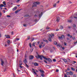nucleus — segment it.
<instances>
[{"instance_id": "obj_1", "label": "nucleus", "mask_w": 77, "mask_h": 77, "mask_svg": "<svg viewBox=\"0 0 77 77\" xmlns=\"http://www.w3.org/2000/svg\"><path fill=\"white\" fill-rule=\"evenodd\" d=\"M36 58H39L41 60H42V57L43 58V59H45V60H48V58L44 57V56H40L39 55H38V56H36Z\"/></svg>"}, {"instance_id": "obj_2", "label": "nucleus", "mask_w": 77, "mask_h": 77, "mask_svg": "<svg viewBox=\"0 0 77 77\" xmlns=\"http://www.w3.org/2000/svg\"><path fill=\"white\" fill-rule=\"evenodd\" d=\"M39 3H40L39 2H34L33 3L34 5L32 6V7H35V6H36V5H39Z\"/></svg>"}, {"instance_id": "obj_3", "label": "nucleus", "mask_w": 77, "mask_h": 77, "mask_svg": "<svg viewBox=\"0 0 77 77\" xmlns=\"http://www.w3.org/2000/svg\"><path fill=\"white\" fill-rule=\"evenodd\" d=\"M58 38H59V39H63V38H64V35H62L61 36V37L59 36Z\"/></svg>"}, {"instance_id": "obj_4", "label": "nucleus", "mask_w": 77, "mask_h": 77, "mask_svg": "<svg viewBox=\"0 0 77 77\" xmlns=\"http://www.w3.org/2000/svg\"><path fill=\"white\" fill-rule=\"evenodd\" d=\"M34 58V57L32 55H30L29 56V59H30L31 60H32Z\"/></svg>"}, {"instance_id": "obj_5", "label": "nucleus", "mask_w": 77, "mask_h": 77, "mask_svg": "<svg viewBox=\"0 0 77 77\" xmlns=\"http://www.w3.org/2000/svg\"><path fill=\"white\" fill-rule=\"evenodd\" d=\"M60 20V17H57L56 21H57V22H59V21Z\"/></svg>"}, {"instance_id": "obj_6", "label": "nucleus", "mask_w": 77, "mask_h": 77, "mask_svg": "<svg viewBox=\"0 0 77 77\" xmlns=\"http://www.w3.org/2000/svg\"><path fill=\"white\" fill-rule=\"evenodd\" d=\"M1 64L2 66H3V64H4V62L2 59H1Z\"/></svg>"}, {"instance_id": "obj_7", "label": "nucleus", "mask_w": 77, "mask_h": 77, "mask_svg": "<svg viewBox=\"0 0 77 77\" xmlns=\"http://www.w3.org/2000/svg\"><path fill=\"white\" fill-rule=\"evenodd\" d=\"M23 62L25 64H26L27 63V59H26V58H25V59L24 60H23Z\"/></svg>"}, {"instance_id": "obj_8", "label": "nucleus", "mask_w": 77, "mask_h": 77, "mask_svg": "<svg viewBox=\"0 0 77 77\" xmlns=\"http://www.w3.org/2000/svg\"><path fill=\"white\" fill-rule=\"evenodd\" d=\"M47 59H48V60H48V62H52V60H51V59H50V58H47Z\"/></svg>"}, {"instance_id": "obj_9", "label": "nucleus", "mask_w": 77, "mask_h": 77, "mask_svg": "<svg viewBox=\"0 0 77 77\" xmlns=\"http://www.w3.org/2000/svg\"><path fill=\"white\" fill-rule=\"evenodd\" d=\"M5 36L7 38H10V36L9 35H5Z\"/></svg>"}, {"instance_id": "obj_10", "label": "nucleus", "mask_w": 77, "mask_h": 77, "mask_svg": "<svg viewBox=\"0 0 77 77\" xmlns=\"http://www.w3.org/2000/svg\"><path fill=\"white\" fill-rule=\"evenodd\" d=\"M20 10H17V11H15V14H17V13H18V12H20Z\"/></svg>"}, {"instance_id": "obj_11", "label": "nucleus", "mask_w": 77, "mask_h": 77, "mask_svg": "<svg viewBox=\"0 0 77 77\" xmlns=\"http://www.w3.org/2000/svg\"><path fill=\"white\" fill-rule=\"evenodd\" d=\"M17 9V7H15L13 8V11H15Z\"/></svg>"}, {"instance_id": "obj_12", "label": "nucleus", "mask_w": 77, "mask_h": 77, "mask_svg": "<svg viewBox=\"0 0 77 77\" xmlns=\"http://www.w3.org/2000/svg\"><path fill=\"white\" fill-rule=\"evenodd\" d=\"M42 45L41 44H39V48H42Z\"/></svg>"}, {"instance_id": "obj_13", "label": "nucleus", "mask_w": 77, "mask_h": 77, "mask_svg": "<svg viewBox=\"0 0 77 77\" xmlns=\"http://www.w3.org/2000/svg\"><path fill=\"white\" fill-rule=\"evenodd\" d=\"M69 73H70V74L71 75H73V73L72 72V71L70 72Z\"/></svg>"}, {"instance_id": "obj_14", "label": "nucleus", "mask_w": 77, "mask_h": 77, "mask_svg": "<svg viewBox=\"0 0 77 77\" xmlns=\"http://www.w3.org/2000/svg\"><path fill=\"white\" fill-rule=\"evenodd\" d=\"M35 43H36L35 42H33L32 44V46H34V47H35Z\"/></svg>"}, {"instance_id": "obj_15", "label": "nucleus", "mask_w": 77, "mask_h": 77, "mask_svg": "<svg viewBox=\"0 0 77 77\" xmlns=\"http://www.w3.org/2000/svg\"><path fill=\"white\" fill-rule=\"evenodd\" d=\"M42 13H41L40 14H39V18L41 17L42 16Z\"/></svg>"}, {"instance_id": "obj_16", "label": "nucleus", "mask_w": 77, "mask_h": 77, "mask_svg": "<svg viewBox=\"0 0 77 77\" xmlns=\"http://www.w3.org/2000/svg\"><path fill=\"white\" fill-rule=\"evenodd\" d=\"M34 65H35V66H38V63H34Z\"/></svg>"}, {"instance_id": "obj_17", "label": "nucleus", "mask_w": 77, "mask_h": 77, "mask_svg": "<svg viewBox=\"0 0 77 77\" xmlns=\"http://www.w3.org/2000/svg\"><path fill=\"white\" fill-rule=\"evenodd\" d=\"M63 61H64V62H66V63L67 62V60H66V59H63Z\"/></svg>"}, {"instance_id": "obj_18", "label": "nucleus", "mask_w": 77, "mask_h": 77, "mask_svg": "<svg viewBox=\"0 0 77 77\" xmlns=\"http://www.w3.org/2000/svg\"><path fill=\"white\" fill-rule=\"evenodd\" d=\"M4 6H5L3 4L0 5V8H2V7H3Z\"/></svg>"}, {"instance_id": "obj_19", "label": "nucleus", "mask_w": 77, "mask_h": 77, "mask_svg": "<svg viewBox=\"0 0 77 77\" xmlns=\"http://www.w3.org/2000/svg\"><path fill=\"white\" fill-rule=\"evenodd\" d=\"M39 71L42 73H44V71L43 70H39Z\"/></svg>"}, {"instance_id": "obj_20", "label": "nucleus", "mask_w": 77, "mask_h": 77, "mask_svg": "<svg viewBox=\"0 0 77 77\" xmlns=\"http://www.w3.org/2000/svg\"><path fill=\"white\" fill-rule=\"evenodd\" d=\"M60 29H63V26L62 25L60 26Z\"/></svg>"}, {"instance_id": "obj_21", "label": "nucleus", "mask_w": 77, "mask_h": 77, "mask_svg": "<svg viewBox=\"0 0 77 77\" xmlns=\"http://www.w3.org/2000/svg\"><path fill=\"white\" fill-rule=\"evenodd\" d=\"M57 46H58V47H62V45L60 44L57 45Z\"/></svg>"}, {"instance_id": "obj_22", "label": "nucleus", "mask_w": 77, "mask_h": 77, "mask_svg": "<svg viewBox=\"0 0 77 77\" xmlns=\"http://www.w3.org/2000/svg\"><path fill=\"white\" fill-rule=\"evenodd\" d=\"M48 40L50 42H51V38H48Z\"/></svg>"}, {"instance_id": "obj_23", "label": "nucleus", "mask_w": 77, "mask_h": 77, "mask_svg": "<svg viewBox=\"0 0 77 77\" xmlns=\"http://www.w3.org/2000/svg\"><path fill=\"white\" fill-rule=\"evenodd\" d=\"M3 5H6V2L5 1H4L3 2Z\"/></svg>"}, {"instance_id": "obj_24", "label": "nucleus", "mask_w": 77, "mask_h": 77, "mask_svg": "<svg viewBox=\"0 0 77 77\" xmlns=\"http://www.w3.org/2000/svg\"><path fill=\"white\" fill-rule=\"evenodd\" d=\"M71 69L72 71H75V69H74V68L72 67Z\"/></svg>"}, {"instance_id": "obj_25", "label": "nucleus", "mask_w": 77, "mask_h": 77, "mask_svg": "<svg viewBox=\"0 0 77 77\" xmlns=\"http://www.w3.org/2000/svg\"><path fill=\"white\" fill-rule=\"evenodd\" d=\"M54 44H55V45H57V43L56 42H54Z\"/></svg>"}, {"instance_id": "obj_26", "label": "nucleus", "mask_w": 77, "mask_h": 77, "mask_svg": "<svg viewBox=\"0 0 77 77\" xmlns=\"http://www.w3.org/2000/svg\"><path fill=\"white\" fill-rule=\"evenodd\" d=\"M15 40L16 41H19V40H20V38H16L15 39Z\"/></svg>"}, {"instance_id": "obj_27", "label": "nucleus", "mask_w": 77, "mask_h": 77, "mask_svg": "<svg viewBox=\"0 0 77 77\" xmlns=\"http://www.w3.org/2000/svg\"><path fill=\"white\" fill-rule=\"evenodd\" d=\"M7 42L8 44H10V43H11V42L10 40H8Z\"/></svg>"}, {"instance_id": "obj_28", "label": "nucleus", "mask_w": 77, "mask_h": 77, "mask_svg": "<svg viewBox=\"0 0 77 77\" xmlns=\"http://www.w3.org/2000/svg\"><path fill=\"white\" fill-rule=\"evenodd\" d=\"M67 21L69 22V23H71V22H72V21L70 20H69Z\"/></svg>"}, {"instance_id": "obj_29", "label": "nucleus", "mask_w": 77, "mask_h": 77, "mask_svg": "<svg viewBox=\"0 0 77 77\" xmlns=\"http://www.w3.org/2000/svg\"><path fill=\"white\" fill-rule=\"evenodd\" d=\"M56 5H57L56 3L54 4V7H56Z\"/></svg>"}, {"instance_id": "obj_30", "label": "nucleus", "mask_w": 77, "mask_h": 77, "mask_svg": "<svg viewBox=\"0 0 77 77\" xmlns=\"http://www.w3.org/2000/svg\"><path fill=\"white\" fill-rule=\"evenodd\" d=\"M49 38H51L52 37V36H51V35H49Z\"/></svg>"}, {"instance_id": "obj_31", "label": "nucleus", "mask_w": 77, "mask_h": 77, "mask_svg": "<svg viewBox=\"0 0 77 77\" xmlns=\"http://www.w3.org/2000/svg\"><path fill=\"white\" fill-rule=\"evenodd\" d=\"M29 45L31 48H32V45L31 44V43L29 44Z\"/></svg>"}, {"instance_id": "obj_32", "label": "nucleus", "mask_w": 77, "mask_h": 77, "mask_svg": "<svg viewBox=\"0 0 77 77\" xmlns=\"http://www.w3.org/2000/svg\"><path fill=\"white\" fill-rule=\"evenodd\" d=\"M41 75L42 76V77H44V74L43 73H42L41 74Z\"/></svg>"}, {"instance_id": "obj_33", "label": "nucleus", "mask_w": 77, "mask_h": 77, "mask_svg": "<svg viewBox=\"0 0 77 77\" xmlns=\"http://www.w3.org/2000/svg\"><path fill=\"white\" fill-rule=\"evenodd\" d=\"M25 64L26 67H27V68H29V66H28L27 64H26V63Z\"/></svg>"}, {"instance_id": "obj_34", "label": "nucleus", "mask_w": 77, "mask_h": 77, "mask_svg": "<svg viewBox=\"0 0 77 77\" xmlns=\"http://www.w3.org/2000/svg\"><path fill=\"white\" fill-rule=\"evenodd\" d=\"M44 61L45 63H47V61L45 60H44Z\"/></svg>"}, {"instance_id": "obj_35", "label": "nucleus", "mask_w": 77, "mask_h": 77, "mask_svg": "<svg viewBox=\"0 0 77 77\" xmlns=\"http://www.w3.org/2000/svg\"><path fill=\"white\" fill-rule=\"evenodd\" d=\"M20 1V0H17V2L18 3V2H19Z\"/></svg>"}, {"instance_id": "obj_36", "label": "nucleus", "mask_w": 77, "mask_h": 77, "mask_svg": "<svg viewBox=\"0 0 77 77\" xmlns=\"http://www.w3.org/2000/svg\"><path fill=\"white\" fill-rule=\"evenodd\" d=\"M33 72L34 73V74H35L36 75L37 74V73L36 72H35V71L34 72Z\"/></svg>"}, {"instance_id": "obj_37", "label": "nucleus", "mask_w": 77, "mask_h": 77, "mask_svg": "<svg viewBox=\"0 0 77 77\" xmlns=\"http://www.w3.org/2000/svg\"><path fill=\"white\" fill-rule=\"evenodd\" d=\"M67 75H69V72H67L66 73Z\"/></svg>"}, {"instance_id": "obj_38", "label": "nucleus", "mask_w": 77, "mask_h": 77, "mask_svg": "<svg viewBox=\"0 0 77 77\" xmlns=\"http://www.w3.org/2000/svg\"><path fill=\"white\" fill-rule=\"evenodd\" d=\"M59 69H57L56 70V72H59Z\"/></svg>"}, {"instance_id": "obj_39", "label": "nucleus", "mask_w": 77, "mask_h": 77, "mask_svg": "<svg viewBox=\"0 0 77 77\" xmlns=\"http://www.w3.org/2000/svg\"><path fill=\"white\" fill-rule=\"evenodd\" d=\"M47 29H50V27H47L46 28Z\"/></svg>"}, {"instance_id": "obj_40", "label": "nucleus", "mask_w": 77, "mask_h": 77, "mask_svg": "<svg viewBox=\"0 0 77 77\" xmlns=\"http://www.w3.org/2000/svg\"><path fill=\"white\" fill-rule=\"evenodd\" d=\"M26 26H27V25L26 24L23 25V26H24V27H26Z\"/></svg>"}, {"instance_id": "obj_41", "label": "nucleus", "mask_w": 77, "mask_h": 77, "mask_svg": "<svg viewBox=\"0 0 77 77\" xmlns=\"http://www.w3.org/2000/svg\"><path fill=\"white\" fill-rule=\"evenodd\" d=\"M53 61H54V62H56V59H54V60H53Z\"/></svg>"}, {"instance_id": "obj_42", "label": "nucleus", "mask_w": 77, "mask_h": 77, "mask_svg": "<svg viewBox=\"0 0 77 77\" xmlns=\"http://www.w3.org/2000/svg\"><path fill=\"white\" fill-rule=\"evenodd\" d=\"M73 27H76V26H75V25H73Z\"/></svg>"}, {"instance_id": "obj_43", "label": "nucleus", "mask_w": 77, "mask_h": 77, "mask_svg": "<svg viewBox=\"0 0 77 77\" xmlns=\"http://www.w3.org/2000/svg\"><path fill=\"white\" fill-rule=\"evenodd\" d=\"M7 17H11V16L9 15H7Z\"/></svg>"}, {"instance_id": "obj_44", "label": "nucleus", "mask_w": 77, "mask_h": 77, "mask_svg": "<svg viewBox=\"0 0 77 77\" xmlns=\"http://www.w3.org/2000/svg\"><path fill=\"white\" fill-rule=\"evenodd\" d=\"M11 35H14V32H11Z\"/></svg>"}, {"instance_id": "obj_45", "label": "nucleus", "mask_w": 77, "mask_h": 77, "mask_svg": "<svg viewBox=\"0 0 77 77\" xmlns=\"http://www.w3.org/2000/svg\"><path fill=\"white\" fill-rule=\"evenodd\" d=\"M72 39L74 40L75 39V37H73L72 38Z\"/></svg>"}, {"instance_id": "obj_46", "label": "nucleus", "mask_w": 77, "mask_h": 77, "mask_svg": "<svg viewBox=\"0 0 77 77\" xmlns=\"http://www.w3.org/2000/svg\"><path fill=\"white\" fill-rule=\"evenodd\" d=\"M32 70L33 72H34L35 71V70L34 69H32Z\"/></svg>"}, {"instance_id": "obj_47", "label": "nucleus", "mask_w": 77, "mask_h": 77, "mask_svg": "<svg viewBox=\"0 0 77 77\" xmlns=\"http://www.w3.org/2000/svg\"><path fill=\"white\" fill-rule=\"evenodd\" d=\"M64 77H67V76L66 75V74H64Z\"/></svg>"}, {"instance_id": "obj_48", "label": "nucleus", "mask_w": 77, "mask_h": 77, "mask_svg": "<svg viewBox=\"0 0 77 77\" xmlns=\"http://www.w3.org/2000/svg\"><path fill=\"white\" fill-rule=\"evenodd\" d=\"M29 39H30V36H29L28 37V40H29Z\"/></svg>"}, {"instance_id": "obj_49", "label": "nucleus", "mask_w": 77, "mask_h": 77, "mask_svg": "<svg viewBox=\"0 0 77 77\" xmlns=\"http://www.w3.org/2000/svg\"><path fill=\"white\" fill-rule=\"evenodd\" d=\"M67 36H70V34H67Z\"/></svg>"}, {"instance_id": "obj_50", "label": "nucleus", "mask_w": 77, "mask_h": 77, "mask_svg": "<svg viewBox=\"0 0 77 77\" xmlns=\"http://www.w3.org/2000/svg\"><path fill=\"white\" fill-rule=\"evenodd\" d=\"M73 77H76V75H73Z\"/></svg>"}, {"instance_id": "obj_51", "label": "nucleus", "mask_w": 77, "mask_h": 77, "mask_svg": "<svg viewBox=\"0 0 77 77\" xmlns=\"http://www.w3.org/2000/svg\"><path fill=\"white\" fill-rule=\"evenodd\" d=\"M64 44L65 45H66V43L64 42Z\"/></svg>"}, {"instance_id": "obj_52", "label": "nucleus", "mask_w": 77, "mask_h": 77, "mask_svg": "<svg viewBox=\"0 0 77 77\" xmlns=\"http://www.w3.org/2000/svg\"><path fill=\"white\" fill-rule=\"evenodd\" d=\"M34 38H32V41H34Z\"/></svg>"}, {"instance_id": "obj_53", "label": "nucleus", "mask_w": 77, "mask_h": 77, "mask_svg": "<svg viewBox=\"0 0 77 77\" xmlns=\"http://www.w3.org/2000/svg\"><path fill=\"white\" fill-rule=\"evenodd\" d=\"M51 35H52V36H54V34H51Z\"/></svg>"}, {"instance_id": "obj_54", "label": "nucleus", "mask_w": 77, "mask_h": 77, "mask_svg": "<svg viewBox=\"0 0 77 77\" xmlns=\"http://www.w3.org/2000/svg\"><path fill=\"white\" fill-rule=\"evenodd\" d=\"M68 28H69V29H70V28H71V27H70V26H68Z\"/></svg>"}, {"instance_id": "obj_55", "label": "nucleus", "mask_w": 77, "mask_h": 77, "mask_svg": "<svg viewBox=\"0 0 77 77\" xmlns=\"http://www.w3.org/2000/svg\"><path fill=\"white\" fill-rule=\"evenodd\" d=\"M62 49H63V50H64L65 49V48L63 47L62 48Z\"/></svg>"}, {"instance_id": "obj_56", "label": "nucleus", "mask_w": 77, "mask_h": 77, "mask_svg": "<svg viewBox=\"0 0 77 77\" xmlns=\"http://www.w3.org/2000/svg\"><path fill=\"white\" fill-rule=\"evenodd\" d=\"M20 67L21 68H23L22 66H20Z\"/></svg>"}, {"instance_id": "obj_57", "label": "nucleus", "mask_w": 77, "mask_h": 77, "mask_svg": "<svg viewBox=\"0 0 77 77\" xmlns=\"http://www.w3.org/2000/svg\"><path fill=\"white\" fill-rule=\"evenodd\" d=\"M22 65V63H21V64H20L19 65V66H21Z\"/></svg>"}, {"instance_id": "obj_58", "label": "nucleus", "mask_w": 77, "mask_h": 77, "mask_svg": "<svg viewBox=\"0 0 77 77\" xmlns=\"http://www.w3.org/2000/svg\"><path fill=\"white\" fill-rule=\"evenodd\" d=\"M0 16H2V13L0 12Z\"/></svg>"}, {"instance_id": "obj_59", "label": "nucleus", "mask_w": 77, "mask_h": 77, "mask_svg": "<svg viewBox=\"0 0 77 77\" xmlns=\"http://www.w3.org/2000/svg\"><path fill=\"white\" fill-rule=\"evenodd\" d=\"M13 74V77H15V75H14V74Z\"/></svg>"}, {"instance_id": "obj_60", "label": "nucleus", "mask_w": 77, "mask_h": 77, "mask_svg": "<svg viewBox=\"0 0 77 77\" xmlns=\"http://www.w3.org/2000/svg\"><path fill=\"white\" fill-rule=\"evenodd\" d=\"M67 70H68V71H69V70H70L69 68H67Z\"/></svg>"}, {"instance_id": "obj_61", "label": "nucleus", "mask_w": 77, "mask_h": 77, "mask_svg": "<svg viewBox=\"0 0 77 77\" xmlns=\"http://www.w3.org/2000/svg\"><path fill=\"white\" fill-rule=\"evenodd\" d=\"M73 62H74V63H76V62L75 61H74Z\"/></svg>"}, {"instance_id": "obj_62", "label": "nucleus", "mask_w": 77, "mask_h": 77, "mask_svg": "<svg viewBox=\"0 0 77 77\" xmlns=\"http://www.w3.org/2000/svg\"><path fill=\"white\" fill-rule=\"evenodd\" d=\"M6 71V69H5L4 70V72H5Z\"/></svg>"}, {"instance_id": "obj_63", "label": "nucleus", "mask_w": 77, "mask_h": 77, "mask_svg": "<svg viewBox=\"0 0 77 77\" xmlns=\"http://www.w3.org/2000/svg\"><path fill=\"white\" fill-rule=\"evenodd\" d=\"M67 40H68L69 39V38H67Z\"/></svg>"}, {"instance_id": "obj_64", "label": "nucleus", "mask_w": 77, "mask_h": 77, "mask_svg": "<svg viewBox=\"0 0 77 77\" xmlns=\"http://www.w3.org/2000/svg\"><path fill=\"white\" fill-rule=\"evenodd\" d=\"M76 43H77V41H76V42H74V44H76Z\"/></svg>"}]
</instances>
